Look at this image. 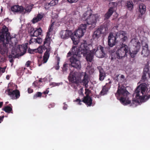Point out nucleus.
<instances>
[{"label": "nucleus", "instance_id": "32", "mask_svg": "<svg viewBox=\"0 0 150 150\" xmlns=\"http://www.w3.org/2000/svg\"><path fill=\"white\" fill-rule=\"evenodd\" d=\"M126 6L128 9L132 10L133 8V3L131 1H128L127 3Z\"/></svg>", "mask_w": 150, "mask_h": 150}, {"label": "nucleus", "instance_id": "64", "mask_svg": "<svg viewBox=\"0 0 150 150\" xmlns=\"http://www.w3.org/2000/svg\"><path fill=\"white\" fill-rule=\"evenodd\" d=\"M1 11H2V10H3V9L2 8H1Z\"/></svg>", "mask_w": 150, "mask_h": 150}, {"label": "nucleus", "instance_id": "46", "mask_svg": "<svg viewBox=\"0 0 150 150\" xmlns=\"http://www.w3.org/2000/svg\"><path fill=\"white\" fill-rule=\"evenodd\" d=\"M59 61H58L55 67V68L56 70H58L59 69Z\"/></svg>", "mask_w": 150, "mask_h": 150}, {"label": "nucleus", "instance_id": "15", "mask_svg": "<svg viewBox=\"0 0 150 150\" xmlns=\"http://www.w3.org/2000/svg\"><path fill=\"white\" fill-rule=\"evenodd\" d=\"M105 31V28L103 25H100L95 31L93 34V37L94 39H98L100 37L101 34L104 33L103 30Z\"/></svg>", "mask_w": 150, "mask_h": 150}, {"label": "nucleus", "instance_id": "7", "mask_svg": "<svg viewBox=\"0 0 150 150\" xmlns=\"http://www.w3.org/2000/svg\"><path fill=\"white\" fill-rule=\"evenodd\" d=\"M51 38L49 37H47L45 39L43 42V46H44V50H46V51L44 54L43 56V63H46L50 56V51L51 49V47L50 46L51 43Z\"/></svg>", "mask_w": 150, "mask_h": 150}, {"label": "nucleus", "instance_id": "12", "mask_svg": "<svg viewBox=\"0 0 150 150\" xmlns=\"http://www.w3.org/2000/svg\"><path fill=\"white\" fill-rule=\"evenodd\" d=\"M80 78V74L78 73L71 72L68 76L69 81L76 84L79 82Z\"/></svg>", "mask_w": 150, "mask_h": 150}, {"label": "nucleus", "instance_id": "55", "mask_svg": "<svg viewBox=\"0 0 150 150\" xmlns=\"http://www.w3.org/2000/svg\"><path fill=\"white\" fill-rule=\"evenodd\" d=\"M111 81H109V82L108 83H106V85H106L107 84H108V86H110V84L111 83Z\"/></svg>", "mask_w": 150, "mask_h": 150}, {"label": "nucleus", "instance_id": "35", "mask_svg": "<svg viewBox=\"0 0 150 150\" xmlns=\"http://www.w3.org/2000/svg\"><path fill=\"white\" fill-rule=\"evenodd\" d=\"M32 9V8L31 6H27L25 9L24 8L25 11H24L23 12L24 13H25L27 12L29 13L31 11Z\"/></svg>", "mask_w": 150, "mask_h": 150}, {"label": "nucleus", "instance_id": "47", "mask_svg": "<svg viewBox=\"0 0 150 150\" xmlns=\"http://www.w3.org/2000/svg\"><path fill=\"white\" fill-rule=\"evenodd\" d=\"M9 58V61L11 63H13V60L12 58V56L10 55L8 57Z\"/></svg>", "mask_w": 150, "mask_h": 150}, {"label": "nucleus", "instance_id": "20", "mask_svg": "<svg viewBox=\"0 0 150 150\" xmlns=\"http://www.w3.org/2000/svg\"><path fill=\"white\" fill-rule=\"evenodd\" d=\"M30 30V34L31 36L32 37H37L41 34L42 32V30L40 28L36 29L31 28Z\"/></svg>", "mask_w": 150, "mask_h": 150}, {"label": "nucleus", "instance_id": "28", "mask_svg": "<svg viewBox=\"0 0 150 150\" xmlns=\"http://www.w3.org/2000/svg\"><path fill=\"white\" fill-rule=\"evenodd\" d=\"M58 0H52L50 3H47L45 5V8L48 9L50 6L55 5L58 3Z\"/></svg>", "mask_w": 150, "mask_h": 150}, {"label": "nucleus", "instance_id": "41", "mask_svg": "<svg viewBox=\"0 0 150 150\" xmlns=\"http://www.w3.org/2000/svg\"><path fill=\"white\" fill-rule=\"evenodd\" d=\"M6 67L2 68L0 67V73H4L5 71Z\"/></svg>", "mask_w": 150, "mask_h": 150}, {"label": "nucleus", "instance_id": "30", "mask_svg": "<svg viewBox=\"0 0 150 150\" xmlns=\"http://www.w3.org/2000/svg\"><path fill=\"white\" fill-rule=\"evenodd\" d=\"M139 7L140 12L141 15H142L145 13L146 6L144 4L142 3L139 5Z\"/></svg>", "mask_w": 150, "mask_h": 150}, {"label": "nucleus", "instance_id": "17", "mask_svg": "<svg viewBox=\"0 0 150 150\" xmlns=\"http://www.w3.org/2000/svg\"><path fill=\"white\" fill-rule=\"evenodd\" d=\"M126 32L120 31L116 33V36H117L118 40L120 39V41L122 43H123L128 40V38L126 36Z\"/></svg>", "mask_w": 150, "mask_h": 150}, {"label": "nucleus", "instance_id": "10", "mask_svg": "<svg viewBox=\"0 0 150 150\" xmlns=\"http://www.w3.org/2000/svg\"><path fill=\"white\" fill-rule=\"evenodd\" d=\"M5 93L13 100L17 99L20 96V92L18 89L13 90L10 88H8L5 91Z\"/></svg>", "mask_w": 150, "mask_h": 150}, {"label": "nucleus", "instance_id": "9", "mask_svg": "<svg viewBox=\"0 0 150 150\" xmlns=\"http://www.w3.org/2000/svg\"><path fill=\"white\" fill-rule=\"evenodd\" d=\"M131 42L133 44L134 47L132 51H129V53L131 57L134 58L140 48V43L135 38L132 39Z\"/></svg>", "mask_w": 150, "mask_h": 150}, {"label": "nucleus", "instance_id": "11", "mask_svg": "<svg viewBox=\"0 0 150 150\" xmlns=\"http://www.w3.org/2000/svg\"><path fill=\"white\" fill-rule=\"evenodd\" d=\"M108 45L110 47L115 45L118 41L117 36H116V33L113 35L112 33H110L108 36Z\"/></svg>", "mask_w": 150, "mask_h": 150}, {"label": "nucleus", "instance_id": "43", "mask_svg": "<svg viewBox=\"0 0 150 150\" xmlns=\"http://www.w3.org/2000/svg\"><path fill=\"white\" fill-rule=\"evenodd\" d=\"M28 52L30 54H34V52H35V49L34 50H32L30 48L28 49Z\"/></svg>", "mask_w": 150, "mask_h": 150}, {"label": "nucleus", "instance_id": "21", "mask_svg": "<svg viewBox=\"0 0 150 150\" xmlns=\"http://www.w3.org/2000/svg\"><path fill=\"white\" fill-rule=\"evenodd\" d=\"M92 99L90 96H88V95L86 96L83 98V102L85 103L88 106L92 105Z\"/></svg>", "mask_w": 150, "mask_h": 150}, {"label": "nucleus", "instance_id": "52", "mask_svg": "<svg viewBox=\"0 0 150 150\" xmlns=\"http://www.w3.org/2000/svg\"><path fill=\"white\" fill-rule=\"evenodd\" d=\"M4 116L3 115L1 116H0V123L3 121L4 118Z\"/></svg>", "mask_w": 150, "mask_h": 150}, {"label": "nucleus", "instance_id": "16", "mask_svg": "<svg viewBox=\"0 0 150 150\" xmlns=\"http://www.w3.org/2000/svg\"><path fill=\"white\" fill-rule=\"evenodd\" d=\"M11 11L14 14L22 13L24 10V8L22 6L15 5L12 6L11 8Z\"/></svg>", "mask_w": 150, "mask_h": 150}, {"label": "nucleus", "instance_id": "29", "mask_svg": "<svg viewBox=\"0 0 150 150\" xmlns=\"http://www.w3.org/2000/svg\"><path fill=\"white\" fill-rule=\"evenodd\" d=\"M42 39L40 38L37 37L36 38H31L29 41L30 44L31 43H41L42 42Z\"/></svg>", "mask_w": 150, "mask_h": 150}, {"label": "nucleus", "instance_id": "37", "mask_svg": "<svg viewBox=\"0 0 150 150\" xmlns=\"http://www.w3.org/2000/svg\"><path fill=\"white\" fill-rule=\"evenodd\" d=\"M27 48V47L26 45H25L23 47H22L21 48L19 47V50L21 51L22 50H23V54H24L26 52V50Z\"/></svg>", "mask_w": 150, "mask_h": 150}, {"label": "nucleus", "instance_id": "24", "mask_svg": "<svg viewBox=\"0 0 150 150\" xmlns=\"http://www.w3.org/2000/svg\"><path fill=\"white\" fill-rule=\"evenodd\" d=\"M97 69L99 70V79L100 80L102 81L104 79L105 75V73L103 69L100 67H98Z\"/></svg>", "mask_w": 150, "mask_h": 150}, {"label": "nucleus", "instance_id": "49", "mask_svg": "<svg viewBox=\"0 0 150 150\" xmlns=\"http://www.w3.org/2000/svg\"><path fill=\"white\" fill-rule=\"evenodd\" d=\"M70 3H72L76 2L78 0H67Z\"/></svg>", "mask_w": 150, "mask_h": 150}, {"label": "nucleus", "instance_id": "60", "mask_svg": "<svg viewBox=\"0 0 150 150\" xmlns=\"http://www.w3.org/2000/svg\"><path fill=\"white\" fill-rule=\"evenodd\" d=\"M27 69L26 68L24 67L23 69V71H25L26 70H27Z\"/></svg>", "mask_w": 150, "mask_h": 150}, {"label": "nucleus", "instance_id": "56", "mask_svg": "<svg viewBox=\"0 0 150 150\" xmlns=\"http://www.w3.org/2000/svg\"><path fill=\"white\" fill-rule=\"evenodd\" d=\"M76 101H77V102H79V105H81V103L80 102H81V100L79 99H77L76 100Z\"/></svg>", "mask_w": 150, "mask_h": 150}, {"label": "nucleus", "instance_id": "61", "mask_svg": "<svg viewBox=\"0 0 150 150\" xmlns=\"http://www.w3.org/2000/svg\"><path fill=\"white\" fill-rule=\"evenodd\" d=\"M115 59V58L113 57L112 56V57L111 58V59L112 60H113L114 59Z\"/></svg>", "mask_w": 150, "mask_h": 150}, {"label": "nucleus", "instance_id": "3", "mask_svg": "<svg viewBox=\"0 0 150 150\" xmlns=\"http://www.w3.org/2000/svg\"><path fill=\"white\" fill-rule=\"evenodd\" d=\"M83 43H82L79 47H77L76 51L79 53L80 55H83L86 57V60L88 62H91L92 61L93 54L95 49L92 50L91 49L92 47L91 45H87L86 41H84Z\"/></svg>", "mask_w": 150, "mask_h": 150}, {"label": "nucleus", "instance_id": "6", "mask_svg": "<svg viewBox=\"0 0 150 150\" xmlns=\"http://www.w3.org/2000/svg\"><path fill=\"white\" fill-rule=\"evenodd\" d=\"M87 25L86 24H81L80 27L74 32V35H71V38L74 45H76L79 43L77 38H80L83 36L86 31Z\"/></svg>", "mask_w": 150, "mask_h": 150}, {"label": "nucleus", "instance_id": "63", "mask_svg": "<svg viewBox=\"0 0 150 150\" xmlns=\"http://www.w3.org/2000/svg\"><path fill=\"white\" fill-rule=\"evenodd\" d=\"M41 64H39L38 65H39V66H41Z\"/></svg>", "mask_w": 150, "mask_h": 150}, {"label": "nucleus", "instance_id": "23", "mask_svg": "<svg viewBox=\"0 0 150 150\" xmlns=\"http://www.w3.org/2000/svg\"><path fill=\"white\" fill-rule=\"evenodd\" d=\"M148 45L147 43H146L144 46H143L142 54L144 56L146 57L149 54V51L148 49Z\"/></svg>", "mask_w": 150, "mask_h": 150}, {"label": "nucleus", "instance_id": "22", "mask_svg": "<svg viewBox=\"0 0 150 150\" xmlns=\"http://www.w3.org/2000/svg\"><path fill=\"white\" fill-rule=\"evenodd\" d=\"M45 14L43 13H38L36 17L34 18L32 20V22L33 23H35L40 21L43 18Z\"/></svg>", "mask_w": 150, "mask_h": 150}, {"label": "nucleus", "instance_id": "58", "mask_svg": "<svg viewBox=\"0 0 150 150\" xmlns=\"http://www.w3.org/2000/svg\"><path fill=\"white\" fill-rule=\"evenodd\" d=\"M10 77L9 76V75H7L6 76V78L7 79L9 80V79Z\"/></svg>", "mask_w": 150, "mask_h": 150}, {"label": "nucleus", "instance_id": "27", "mask_svg": "<svg viewBox=\"0 0 150 150\" xmlns=\"http://www.w3.org/2000/svg\"><path fill=\"white\" fill-rule=\"evenodd\" d=\"M116 75L115 79L119 83H122L125 80V77L123 75Z\"/></svg>", "mask_w": 150, "mask_h": 150}, {"label": "nucleus", "instance_id": "38", "mask_svg": "<svg viewBox=\"0 0 150 150\" xmlns=\"http://www.w3.org/2000/svg\"><path fill=\"white\" fill-rule=\"evenodd\" d=\"M147 74L143 73V75L142 76L141 81L142 82H145L146 80V76Z\"/></svg>", "mask_w": 150, "mask_h": 150}, {"label": "nucleus", "instance_id": "34", "mask_svg": "<svg viewBox=\"0 0 150 150\" xmlns=\"http://www.w3.org/2000/svg\"><path fill=\"white\" fill-rule=\"evenodd\" d=\"M42 93L40 92H37L33 96L34 99H36L37 98H41L42 96Z\"/></svg>", "mask_w": 150, "mask_h": 150}, {"label": "nucleus", "instance_id": "4", "mask_svg": "<svg viewBox=\"0 0 150 150\" xmlns=\"http://www.w3.org/2000/svg\"><path fill=\"white\" fill-rule=\"evenodd\" d=\"M99 16L97 14H93L91 10H88L84 13L81 18V21H86L87 27L89 25V29H92L96 26Z\"/></svg>", "mask_w": 150, "mask_h": 150}, {"label": "nucleus", "instance_id": "1", "mask_svg": "<svg viewBox=\"0 0 150 150\" xmlns=\"http://www.w3.org/2000/svg\"><path fill=\"white\" fill-rule=\"evenodd\" d=\"M129 94L125 86H119L115 95L117 99L119 100L121 103L124 105H129L130 106L136 107L139 103V101L137 99H133L132 102L127 97Z\"/></svg>", "mask_w": 150, "mask_h": 150}, {"label": "nucleus", "instance_id": "2", "mask_svg": "<svg viewBox=\"0 0 150 150\" xmlns=\"http://www.w3.org/2000/svg\"><path fill=\"white\" fill-rule=\"evenodd\" d=\"M4 26L2 31L0 33V62H3L6 60V55L8 52V36L9 34L7 29Z\"/></svg>", "mask_w": 150, "mask_h": 150}, {"label": "nucleus", "instance_id": "13", "mask_svg": "<svg viewBox=\"0 0 150 150\" xmlns=\"http://www.w3.org/2000/svg\"><path fill=\"white\" fill-rule=\"evenodd\" d=\"M4 26H5L6 27V29H7L8 30V32L9 34V36H8V45H9L10 46V47L11 46H13V45H15L17 43V40L16 37L15 36L14 37H11L10 36V33L8 32V29L7 27L5 25H4L1 30V31L0 32V33H1L2 31V29L4 28Z\"/></svg>", "mask_w": 150, "mask_h": 150}, {"label": "nucleus", "instance_id": "42", "mask_svg": "<svg viewBox=\"0 0 150 150\" xmlns=\"http://www.w3.org/2000/svg\"><path fill=\"white\" fill-rule=\"evenodd\" d=\"M109 4H110V5H112V6H113L112 7H113V8L116 7L117 5V3H116V2H110V3H109Z\"/></svg>", "mask_w": 150, "mask_h": 150}, {"label": "nucleus", "instance_id": "33", "mask_svg": "<svg viewBox=\"0 0 150 150\" xmlns=\"http://www.w3.org/2000/svg\"><path fill=\"white\" fill-rule=\"evenodd\" d=\"M44 46L43 44L42 46L39 47L38 48L35 49V52H38L40 54H42L43 52V50H44Z\"/></svg>", "mask_w": 150, "mask_h": 150}, {"label": "nucleus", "instance_id": "5", "mask_svg": "<svg viewBox=\"0 0 150 150\" xmlns=\"http://www.w3.org/2000/svg\"><path fill=\"white\" fill-rule=\"evenodd\" d=\"M77 47L74 46L72 47L71 50L73 53V55L69 59L71 66L74 68L80 70L81 68V64L79 59V57L81 56L79 53L76 51Z\"/></svg>", "mask_w": 150, "mask_h": 150}, {"label": "nucleus", "instance_id": "40", "mask_svg": "<svg viewBox=\"0 0 150 150\" xmlns=\"http://www.w3.org/2000/svg\"><path fill=\"white\" fill-rule=\"evenodd\" d=\"M91 91L88 88H86L85 89V94L86 96L88 95V96H89V94L91 93Z\"/></svg>", "mask_w": 150, "mask_h": 150}, {"label": "nucleus", "instance_id": "44", "mask_svg": "<svg viewBox=\"0 0 150 150\" xmlns=\"http://www.w3.org/2000/svg\"><path fill=\"white\" fill-rule=\"evenodd\" d=\"M52 30V29L51 28V27H49L47 31V34L46 36V38L47 37H50L49 35H48V34Z\"/></svg>", "mask_w": 150, "mask_h": 150}, {"label": "nucleus", "instance_id": "59", "mask_svg": "<svg viewBox=\"0 0 150 150\" xmlns=\"http://www.w3.org/2000/svg\"><path fill=\"white\" fill-rule=\"evenodd\" d=\"M42 79H40L38 82H42Z\"/></svg>", "mask_w": 150, "mask_h": 150}, {"label": "nucleus", "instance_id": "62", "mask_svg": "<svg viewBox=\"0 0 150 150\" xmlns=\"http://www.w3.org/2000/svg\"><path fill=\"white\" fill-rule=\"evenodd\" d=\"M105 0V1H112V0Z\"/></svg>", "mask_w": 150, "mask_h": 150}, {"label": "nucleus", "instance_id": "51", "mask_svg": "<svg viewBox=\"0 0 150 150\" xmlns=\"http://www.w3.org/2000/svg\"><path fill=\"white\" fill-rule=\"evenodd\" d=\"M64 105L63 108V109L64 110H66L67 109V105L65 103H64Z\"/></svg>", "mask_w": 150, "mask_h": 150}, {"label": "nucleus", "instance_id": "36", "mask_svg": "<svg viewBox=\"0 0 150 150\" xmlns=\"http://www.w3.org/2000/svg\"><path fill=\"white\" fill-rule=\"evenodd\" d=\"M143 73L147 74L149 75V68L148 67H145L144 68Z\"/></svg>", "mask_w": 150, "mask_h": 150}, {"label": "nucleus", "instance_id": "50", "mask_svg": "<svg viewBox=\"0 0 150 150\" xmlns=\"http://www.w3.org/2000/svg\"><path fill=\"white\" fill-rule=\"evenodd\" d=\"M38 82L37 81H34L33 83V85H34V86H35V87L37 86H38Z\"/></svg>", "mask_w": 150, "mask_h": 150}, {"label": "nucleus", "instance_id": "25", "mask_svg": "<svg viewBox=\"0 0 150 150\" xmlns=\"http://www.w3.org/2000/svg\"><path fill=\"white\" fill-rule=\"evenodd\" d=\"M110 88V86H108V84L103 86L102 88V90L100 91V95L102 96L106 94Z\"/></svg>", "mask_w": 150, "mask_h": 150}, {"label": "nucleus", "instance_id": "26", "mask_svg": "<svg viewBox=\"0 0 150 150\" xmlns=\"http://www.w3.org/2000/svg\"><path fill=\"white\" fill-rule=\"evenodd\" d=\"M113 12V8L110 7L108 11L105 15V19H108L112 14Z\"/></svg>", "mask_w": 150, "mask_h": 150}, {"label": "nucleus", "instance_id": "54", "mask_svg": "<svg viewBox=\"0 0 150 150\" xmlns=\"http://www.w3.org/2000/svg\"><path fill=\"white\" fill-rule=\"evenodd\" d=\"M49 92V91H48L47 90H46V91H44L42 93L44 94L45 95H46V94H48Z\"/></svg>", "mask_w": 150, "mask_h": 150}, {"label": "nucleus", "instance_id": "39", "mask_svg": "<svg viewBox=\"0 0 150 150\" xmlns=\"http://www.w3.org/2000/svg\"><path fill=\"white\" fill-rule=\"evenodd\" d=\"M67 64H64L63 65V67L62 68V69L63 71L64 72L66 71L67 69Z\"/></svg>", "mask_w": 150, "mask_h": 150}, {"label": "nucleus", "instance_id": "53", "mask_svg": "<svg viewBox=\"0 0 150 150\" xmlns=\"http://www.w3.org/2000/svg\"><path fill=\"white\" fill-rule=\"evenodd\" d=\"M72 54L73 55L72 52H71L70 51H69L67 54V57H69L71 56V55H72Z\"/></svg>", "mask_w": 150, "mask_h": 150}, {"label": "nucleus", "instance_id": "18", "mask_svg": "<svg viewBox=\"0 0 150 150\" xmlns=\"http://www.w3.org/2000/svg\"><path fill=\"white\" fill-rule=\"evenodd\" d=\"M80 76H83V79L81 81V83L85 88H87L88 87V83L89 82V77L88 75L86 72H82L80 74Z\"/></svg>", "mask_w": 150, "mask_h": 150}, {"label": "nucleus", "instance_id": "48", "mask_svg": "<svg viewBox=\"0 0 150 150\" xmlns=\"http://www.w3.org/2000/svg\"><path fill=\"white\" fill-rule=\"evenodd\" d=\"M28 92L29 93H32L33 91V89L30 88H28Z\"/></svg>", "mask_w": 150, "mask_h": 150}, {"label": "nucleus", "instance_id": "8", "mask_svg": "<svg viewBox=\"0 0 150 150\" xmlns=\"http://www.w3.org/2000/svg\"><path fill=\"white\" fill-rule=\"evenodd\" d=\"M128 52L127 45L124 43L121 44L120 48L117 50L116 52L117 58L121 59L123 57L127 56Z\"/></svg>", "mask_w": 150, "mask_h": 150}, {"label": "nucleus", "instance_id": "19", "mask_svg": "<svg viewBox=\"0 0 150 150\" xmlns=\"http://www.w3.org/2000/svg\"><path fill=\"white\" fill-rule=\"evenodd\" d=\"M72 32L69 30H62L60 33V35L61 38L63 39H66L69 38L70 36L72 35Z\"/></svg>", "mask_w": 150, "mask_h": 150}, {"label": "nucleus", "instance_id": "57", "mask_svg": "<svg viewBox=\"0 0 150 150\" xmlns=\"http://www.w3.org/2000/svg\"><path fill=\"white\" fill-rule=\"evenodd\" d=\"M3 102H0V108L2 107V105H3Z\"/></svg>", "mask_w": 150, "mask_h": 150}, {"label": "nucleus", "instance_id": "31", "mask_svg": "<svg viewBox=\"0 0 150 150\" xmlns=\"http://www.w3.org/2000/svg\"><path fill=\"white\" fill-rule=\"evenodd\" d=\"M9 105H11V106H6L4 107L2 110L6 112L13 113L12 107L11 104H9Z\"/></svg>", "mask_w": 150, "mask_h": 150}, {"label": "nucleus", "instance_id": "14", "mask_svg": "<svg viewBox=\"0 0 150 150\" xmlns=\"http://www.w3.org/2000/svg\"><path fill=\"white\" fill-rule=\"evenodd\" d=\"M95 49L94 53L96 56L99 58H103L105 57V54L104 51V48L101 45H99Z\"/></svg>", "mask_w": 150, "mask_h": 150}, {"label": "nucleus", "instance_id": "45", "mask_svg": "<svg viewBox=\"0 0 150 150\" xmlns=\"http://www.w3.org/2000/svg\"><path fill=\"white\" fill-rule=\"evenodd\" d=\"M31 63V62L30 61H27L25 64V65L27 67H28L30 66V65Z\"/></svg>", "mask_w": 150, "mask_h": 150}]
</instances>
